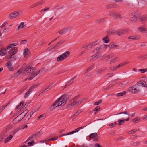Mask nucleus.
Here are the masks:
<instances>
[{"label":"nucleus","instance_id":"obj_1","mask_svg":"<svg viewBox=\"0 0 147 147\" xmlns=\"http://www.w3.org/2000/svg\"><path fill=\"white\" fill-rule=\"evenodd\" d=\"M18 44L17 42L11 44H9L5 48H1L0 49V55L5 56L7 54V50L9 49L8 52L9 55L8 56L7 59L8 60H10L12 58V56L16 54L18 51V48L15 47Z\"/></svg>","mask_w":147,"mask_h":147},{"label":"nucleus","instance_id":"obj_2","mask_svg":"<svg viewBox=\"0 0 147 147\" xmlns=\"http://www.w3.org/2000/svg\"><path fill=\"white\" fill-rule=\"evenodd\" d=\"M67 100V99L66 96H62L61 97L57 99L50 106V110L53 111L55 108L61 105H63L65 104Z\"/></svg>","mask_w":147,"mask_h":147},{"label":"nucleus","instance_id":"obj_3","mask_svg":"<svg viewBox=\"0 0 147 147\" xmlns=\"http://www.w3.org/2000/svg\"><path fill=\"white\" fill-rule=\"evenodd\" d=\"M138 86L147 88V83L146 82L143 81H140L137 83L136 86H133L129 88V91L133 93H137L140 92Z\"/></svg>","mask_w":147,"mask_h":147},{"label":"nucleus","instance_id":"obj_4","mask_svg":"<svg viewBox=\"0 0 147 147\" xmlns=\"http://www.w3.org/2000/svg\"><path fill=\"white\" fill-rule=\"evenodd\" d=\"M35 70V68L34 67L32 68L31 66H29L26 68L25 69L24 68L21 69L18 71L17 73L21 74L23 73L24 74H33Z\"/></svg>","mask_w":147,"mask_h":147},{"label":"nucleus","instance_id":"obj_5","mask_svg":"<svg viewBox=\"0 0 147 147\" xmlns=\"http://www.w3.org/2000/svg\"><path fill=\"white\" fill-rule=\"evenodd\" d=\"M70 53L69 51H67L63 54L59 56L57 58V60L59 62L67 58L69 56Z\"/></svg>","mask_w":147,"mask_h":147},{"label":"nucleus","instance_id":"obj_6","mask_svg":"<svg viewBox=\"0 0 147 147\" xmlns=\"http://www.w3.org/2000/svg\"><path fill=\"white\" fill-rule=\"evenodd\" d=\"M111 34L116 33L119 36L122 35L126 32V31L124 29L121 30H112L111 31Z\"/></svg>","mask_w":147,"mask_h":147},{"label":"nucleus","instance_id":"obj_7","mask_svg":"<svg viewBox=\"0 0 147 147\" xmlns=\"http://www.w3.org/2000/svg\"><path fill=\"white\" fill-rule=\"evenodd\" d=\"M42 134V133L40 131H38L36 133L34 134L31 135L27 139L26 142L29 140L33 141L34 139H35L37 137H39Z\"/></svg>","mask_w":147,"mask_h":147},{"label":"nucleus","instance_id":"obj_8","mask_svg":"<svg viewBox=\"0 0 147 147\" xmlns=\"http://www.w3.org/2000/svg\"><path fill=\"white\" fill-rule=\"evenodd\" d=\"M22 13V11H17L13 12L10 14L8 17L11 19L14 18L18 17Z\"/></svg>","mask_w":147,"mask_h":147},{"label":"nucleus","instance_id":"obj_9","mask_svg":"<svg viewBox=\"0 0 147 147\" xmlns=\"http://www.w3.org/2000/svg\"><path fill=\"white\" fill-rule=\"evenodd\" d=\"M109 14L110 16L114 17L116 19L121 18V15L116 12L110 11L109 12Z\"/></svg>","mask_w":147,"mask_h":147},{"label":"nucleus","instance_id":"obj_10","mask_svg":"<svg viewBox=\"0 0 147 147\" xmlns=\"http://www.w3.org/2000/svg\"><path fill=\"white\" fill-rule=\"evenodd\" d=\"M83 99H81L78 101H73L69 105L67 106L68 108H69L71 106H76L80 105L83 102Z\"/></svg>","mask_w":147,"mask_h":147},{"label":"nucleus","instance_id":"obj_11","mask_svg":"<svg viewBox=\"0 0 147 147\" xmlns=\"http://www.w3.org/2000/svg\"><path fill=\"white\" fill-rule=\"evenodd\" d=\"M71 28V27H67L59 30V32L60 34L63 35L68 32Z\"/></svg>","mask_w":147,"mask_h":147},{"label":"nucleus","instance_id":"obj_12","mask_svg":"<svg viewBox=\"0 0 147 147\" xmlns=\"http://www.w3.org/2000/svg\"><path fill=\"white\" fill-rule=\"evenodd\" d=\"M93 46V45L91 43L89 44H86L83 45L82 47V49L85 48V49H86V50H88L92 48Z\"/></svg>","mask_w":147,"mask_h":147},{"label":"nucleus","instance_id":"obj_13","mask_svg":"<svg viewBox=\"0 0 147 147\" xmlns=\"http://www.w3.org/2000/svg\"><path fill=\"white\" fill-rule=\"evenodd\" d=\"M119 60V57L117 56H116L109 60L108 62L109 64H110L115 63L116 62L118 61Z\"/></svg>","mask_w":147,"mask_h":147},{"label":"nucleus","instance_id":"obj_14","mask_svg":"<svg viewBox=\"0 0 147 147\" xmlns=\"http://www.w3.org/2000/svg\"><path fill=\"white\" fill-rule=\"evenodd\" d=\"M105 45H101L100 46L97 47L94 49L93 51V53L95 52H98L104 48Z\"/></svg>","mask_w":147,"mask_h":147},{"label":"nucleus","instance_id":"obj_15","mask_svg":"<svg viewBox=\"0 0 147 147\" xmlns=\"http://www.w3.org/2000/svg\"><path fill=\"white\" fill-rule=\"evenodd\" d=\"M140 36L139 35H136L134 36H130L128 37L129 39H132L134 40H136L139 39L140 38Z\"/></svg>","mask_w":147,"mask_h":147},{"label":"nucleus","instance_id":"obj_16","mask_svg":"<svg viewBox=\"0 0 147 147\" xmlns=\"http://www.w3.org/2000/svg\"><path fill=\"white\" fill-rule=\"evenodd\" d=\"M28 110L26 109V110H25L24 111H23L21 114H20L18 115L17 116V117L16 118L14 119L13 120V121L16 120H17V119H18L19 117L20 116V115H22L23 116H24L26 114L28 113Z\"/></svg>","mask_w":147,"mask_h":147},{"label":"nucleus","instance_id":"obj_17","mask_svg":"<svg viewBox=\"0 0 147 147\" xmlns=\"http://www.w3.org/2000/svg\"><path fill=\"white\" fill-rule=\"evenodd\" d=\"M138 31L142 32L143 31H147V28H145L144 25H142L138 28Z\"/></svg>","mask_w":147,"mask_h":147},{"label":"nucleus","instance_id":"obj_18","mask_svg":"<svg viewBox=\"0 0 147 147\" xmlns=\"http://www.w3.org/2000/svg\"><path fill=\"white\" fill-rule=\"evenodd\" d=\"M37 74H29V76H28L27 78L25 79L24 80V81H25L27 79L30 80L36 76L37 75Z\"/></svg>","mask_w":147,"mask_h":147},{"label":"nucleus","instance_id":"obj_19","mask_svg":"<svg viewBox=\"0 0 147 147\" xmlns=\"http://www.w3.org/2000/svg\"><path fill=\"white\" fill-rule=\"evenodd\" d=\"M79 76H78L77 75H76L74 77H73L71 80H70L65 85V86H68L71 84L72 83H73L74 82V80L75 79L76 77L78 78L79 77Z\"/></svg>","mask_w":147,"mask_h":147},{"label":"nucleus","instance_id":"obj_20","mask_svg":"<svg viewBox=\"0 0 147 147\" xmlns=\"http://www.w3.org/2000/svg\"><path fill=\"white\" fill-rule=\"evenodd\" d=\"M7 66L9 70L12 71L13 70V68L12 66V64L10 61L7 62Z\"/></svg>","mask_w":147,"mask_h":147},{"label":"nucleus","instance_id":"obj_21","mask_svg":"<svg viewBox=\"0 0 147 147\" xmlns=\"http://www.w3.org/2000/svg\"><path fill=\"white\" fill-rule=\"evenodd\" d=\"M138 17H132L130 18V20L133 23L137 22L138 21Z\"/></svg>","mask_w":147,"mask_h":147},{"label":"nucleus","instance_id":"obj_22","mask_svg":"<svg viewBox=\"0 0 147 147\" xmlns=\"http://www.w3.org/2000/svg\"><path fill=\"white\" fill-rule=\"evenodd\" d=\"M40 85V83H39L36 85H33L31 86L29 88L28 90L30 91L31 92L33 91V90L36 88L38 86H39Z\"/></svg>","mask_w":147,"mask_h":147},{"label":"nucleus","instance_id":"obj_23","mask_svg":"<svg viewBox=\"0 0 147 147\" xmlns=\"http://www.w3.org/2000/svg\"><path fill=\"white\" fill-rule=\"evenodd\" d=\"M127 63H128V62L125 61L121 63L120 64L117 65V69L125 66Z\"/></svg>","mask_w":147,"mask_h":147},{"label":"nucleus","instance_id":"obj_24","mask_svg":"<svg viewBox=\"0 0 147 147\" xmlns=\"http://www.w3.org/2000/svg\"><path fill=\"white\" fill-rule=\"evenodd\" d=\"M13 138V136L10 135L9 136L6 138L4 140V142L5 143H7L10 140H11Z\"/></svg>","mask_w":147,"mask_h":147},{"label":"nucleus","instance_id":"obj_25","mask_svg":"<svg viewBox=\"0 0 147 147\" xmlns=\"http://www.w3.org/2000/svg\"><path fill=\"white\" fill-rule=\"evenodd\" d=\"M102 41L105 43H108L109 42V40L108 36L107 35L106 36L104 37L102 39Z\"/></svg>","mask_w":147,"mask_h":147},{"label":"nucleus","instance_id":"obj_26","mask_svg":"<svg viewBox=\"0 0 147 147\" xmlns=\"http://www.w3.org/2000/svg\"><path fill=\"white\" fill-rule=\"evenodd\" d=\"M126 91H124L121 92L120 93H118L116 94V96L117 97H119L120 96H122L126 94Z\"/></svg>","mask_w":147,"mask_h":147},{"label":"nucleus","instance_id":"obj_27","mask_svg":"<svg viewBox=\"0 0 147 147\" xmlns=\"http://www.w3.org/2000/svg\"><path fill=\"white\" fill-rule=\"evenodd\" d=\"M64 42V41L63 40H61L58 42L52 48L53 49H54L55 48L58 47H59L60 45H61Z\"/></svg>","mask_w":147,"mask_h":147},{"label":"nucleus","instance_id":"obj_28","mask_svg":"<svg viewBox=\"0 0 147 147\" xmlns=\"http://www.w3.org/2000/svg\"><path fill=\"white\" fill-rule=\"evenodd\" d=\"M140 121V119L138 117H137L136 118L133 119L132 121L133 123H136L139 122Z\"/></svg>","mask_w":147,"mask_h":147},{"label":"nucleus","instance_id":"obj_29","mask_svg":"<svg viewBox=\"0 0 147 147\" xmlns=\"http://www.w3.org/2000/svg\"><path fill=\"white\" fill-rule=\"evenodd\" d=\"M7 132V131L5 130L1 133L0 136L4 139L5 137L6 136V134Z\"/></svg>","mask_w":147,"mask_h":147},{"label":"nucleus","instance_id":"obj_30","mask_svg":"<svg viewBox=\"0 0 147 147\" xmlns=\"http://www.w3.org/2000/svg\"><path fill=\"white\" fill-rule=\"evenodd\" d=\"M24 26V24L23 22H21L17 28L18 30L23 28Z\"/></svg>","mask_w":147,"mask_h":147},{"label":"nucleus","instance_id":"obj_31","mask_svg":"<svg viewBox=\"0 0 147 147\" xmlns=\"http://www.w3.org/2000/svg\"><path fill=\"white\" fill-rule=\"evenodd\" d=\"M125 85V84L124 83H121L117 85V87L119 89H121L123 87H124Z\"/></svg>","mask_w":147,"mask_h":147},{"label":"nucleus","instance_id":"obj_32","mask_svg":"<svg viewBox=\"0 0 147 147\" xmlns=\"http://www.w3.org/2000/svg\"><path fill=\"white\" fill-rule=\"evenodd\" d=\"M99 53H98V54H94L92 56V57H93V59L94 60L100 57V56L98 55Z\"/></svg>","mask_w":147,"mask_h":147},{"label":"nucleus","instance_id":"obj_33","mask_svg":"<svg viewBox=\"0 0 147 147\" xmlns=\"http://www.w3.org/2000/svg\"><path fill=\"white\" fill-rule=\"evenodd\" d=\"M119 123L118 124V125H123L125 123V120L119 119L118 120Z\"/></svg>","mask_w":147,"mask_h":147},{"label":"nucleus","instance_id":"obj_34","mask_svg":"<svg viewBox=\"0 0 147 147\" xmlns=\"http://www.w3.org/2000/svg\"><path fill=\"white\" fill-rule=\"evenodd\" d=\"M138 19H139L142 22L147 21L146 17V16L141 17L139 18Z\"/></svg>","mask_w":147,"mask_h":147},{"label":"nucleus","instance_id":"obj_35","mask_svg":"<svg viewBox=\"0 0 147 147\" xmlns=\"http://www.w3.org/2000/svg\"><path fill=\"white\" fill-rule=\"evenodd\" d=\"M29 51V50L27 48H26L24 49V51L23 52V54L24 57L28 54Z\"/></svg>","mask_w":147,"mask_h":147},{"label":"nucleus","instance_id":"obj_36","mask_svg":"<svg viewBox=\"0 0 147 147\" xmlns=\"http://www.w3.org/2000/svg\"><path fill=\"white\" fill-rule=\"evenodd\" d=\"M97 133H94L91 134H90L89 136L90 138H94V137L96 136H97Z\"/></svg>","mask_w":147,"mask_h":147},{"label":"nucleus","instance_id":"obj_37","mask_svg":"<svg viewBox=\"0 0 147 147\" xmlns=\"http://www.w3.org/2000/svg\"><path fill=\"white\" fill-rule=\"evenodd\" d=\"M117 69V66L111 67L109 68V70L111 71H113Z\"/></svg>","mask_w":147,"mask_h":147},{"label":"nucleus","instance_id":"obj_38","mask_svg":"<svg viewBox=\"0 0 147 147\" xmlns=\"http://www.w3.org/2000/svg\"><path fill=\"white\" fill-rule=\"evenodd\" d=\"M138 71L142 73H144L147 72V68L140 69H139Z\"/></svg>","mask_w":147,"mask_h":147},{"label":"nucleus","instance_id":"obj_39","mask_svg":"<svg viewBox=\"0 0 147 147\" xmlns=\"http://www.w3.org/2000/svg\"><path fill=\"white\" fill-rule=\"evenodd\" d=\"M45 114H42L37 119L38 120H41L43 119L45 117Z\"/></svg>","mask_w":147,"mask_h":147},{"label":"nucleus","instance_id":"obj_40","mask_svg":"<svg viewBox=\"0 0 147 147\" xmlns=\"http://www.w3.org/2000/svg\"><path fill=\"white\" fill-rule=\"evenodd\" d=\"M106 68L105 67H103L98 70L97 71V72L98 73H103L104 72V71L106 70Z\"/></svg>","mask_w":147,"mask_h":147},{"label":"nucleus","instance_id":"obj_41","mask_svg":"<svg viewBox=\"0 0 147 147\" xmlns=\"http://www.w3.org/2000/svg\"><path fill=\"white\" fill-rule=\"evenodd\" d=\"M31 92L30 91H29V90L25 93V94L24 95V98H27L30 94L31 93Z\"/></svg>","mask_w":147,"mask_h":147},{"label":"nucleus","instance_id":"obj_42","mask_svg":"<svg viewBox=\"0 0 147 147\" xmlns=\"http://www.w3.org/2000/svg\"><path fill=\"white\" fill-rule=\"evenodd\" d=\"M100 41V40H96V41H94L91 43L92 44V45H93V46L94 47L97 45L99 43Z\"/></svg>","mask_w":147,"mask_h":147},{"label":"nucleus","instance_id":"obj_43","mask_svg":"<svg viewBox=\"0 0 147 147\" xmlns=\"http://www.w3.org/2000/svg\"><path fill=\"white\" fill-rule=\"evenodd\" d=\"M140 143V142L136 141L133 142L132 145L133 146H137Z\"/></svg>","mask_w":147,"mask_h":147},{"label":"nucleus","instance_id":"obj_44","mask_svg":"<svg viewBox=\"0 0 147 147\" xmlns=\"http://www.w3.org/2000/svg\"><path fill=\"white\" fill-rule=\"evenodd\" d=\"M8 104L4 105L0 107V113L5 108L7 105Z\"/></svg>","mask_w":147,"mask_h":147},{"label":"nucleus","instance_id":"obj_45","mask_svg":"<svg viewBox=\"0 0 147 147\" xmlns=\"http://www.w3.org/2000/svg\"><path fill=\"white\" fill-rule=\"evenodd\" d=\"M35 143V142L34 141H32V142H29L28 144L29 146H32Z\"/></svg>","mask_w":147,"mask_h":147},{"label":"nucleus","instance_id":"obj_46","mask_svg":"<svg viewBox=\"0 0 147 147\" xmlns=\"http://www.w3.org/2000/svg\"><path fill=\"white\" fill-rule=\"evenodd\" d=\"M105 7L107 9H110L113 7V5L112 4H109V5H106L105 6Z\"/></svg>","mask_w":147,"mask_h":147},{"label":"nucleus","instance_id":"obj_47","mask_svg":"<svg viewBox=\"0 0 147 147\" xmlns=\"http://www.w3.org/2000/svg\"><path fill=\"white\" fill-rule=\"evenodd\" d=\"M94 67V65H92L90 66L89 67H88L87 69L86 73L90 71Z\"/></svg>","mask_w":147,"mask_h":147},{"label":"nucleus","instance_id":"obj_48","mask_svg":"<svg viewBox=\"0 0 147 147\" xmlns=\"http://www.w3.org/2000/svg\"><path fill=\"white\" fill-rule=\"evenodd\" d=\"M86 49L84 51H82L80 52L79 54V56H82L83 54H85L86 53Z\"/></svg>","mask_w":147,"mask_h":147},{"label":"nucleus","instance_id":"obj_49","mask_svg":"<svg viewBox=\"0 0 147 147\" xmlns=\"http://www.w3.org/2000/svg\"><path fill=\"white\" fill-rule=\"evenodd\" d=\"M79 131V129L78 128L76 129L75 131H72L71 132H69V134H70V135L76 133L77 132Z\"/></svg>","mask_w":147,"mask_h":147},{"label":"nucleus","instance_id":"obj_50","mask_svg":"<svg viewBox=\"0 0 147 147\" xmlns=\"http://www.w3.org/2000/svg\"><path fill=\"white\" fill-rule=\"evenodd\" d=\"M51 87L50 86H47L46 88L43 89L42 90L41 93H43L47 89H51Z\"/></svg>","mask_w":147,"mask_h":147},{"label":"nucleus","instance_id":"obj_51","mask_svg":"<svg viewBox=\"0 0 147 147\" xmlns=\"http://www.w3.org/2000/svg\"><path fill=\"white\" fill-rule=\"evenodd\" d=\"M109 50H111V49L115 48V45L113 44H110L108 45Z\"/></svg>","mask_w":147,"mask_h":147},{"label":"nucleus","instance_id":"obj_52","mask_svg":"<svg viewBox=\"0 0 147 147\" xmlns=\"http://www.w3.org/2000/svg\"><path fill=\"white\" fill-rule=\"evenodd\" d=\"M80 97V95H78L77 96H76L72 100V102H73V101H76V100L78 99Z\"/></svg>","mask_w":147,"mask_h":147},{"label":"nucleus","instance_id":"obj_53","mask_svg":"<svg viewBox=\"0 0 147 147\" xmlns=\"http://www.w3.org/2000/svg\"><path fill=\"white\" fill-rule=\"evenodd\" d=\"M21 104H22V106L23 105V103L22 102H20V104L16 107V109H18L20 108L21 107Z\"/></svg>","mask_w":147,"mask_h":147},{"label":"nucleus","instance_id":"obj_54","mask_svg":"<svg viewBox=\"0 0 147 147\" xmlns=\"http://www.w3.org/2000/svg\"><path fill=\"white\" fill-rule=\"evenodd\" d=\"M11 125H9L7 126L6 129L5 130L8 132V131L11 129Z\"/></svg>","mask_w":147,"mask_h":147},{"label":"nucleus","instance_id":"obj_55","mask_svg":"<svg viewBox=\"0 0 147 147\" xmlns=\"http://www.w3.org/2000/svg\"><path fill=\"white\" fill-rule=\"evenodd\" d=\"M138 14V12L137 11H135L132 13V16L133 17L137 16V17Z\"/></svg>","mask_w":147,"mask_h":147},{"label":"nucleus","instance_id":"obj_56","mask_svg":"<svg viewBox=\"0 0 147 147\" xmlns=\"http://www.w3.org/2000/svg\"><path fill=\"white\" fill-rule=\"evenodd\" d=\"M49 9V7L44 8L41 10V11H40V12L42 13V12H43L46 11L48 10Z\"/></svg>","mask_w":147,"mask_h":147},{"label":"nucleus","instance_id":"obj_57","mask_svg":"<svg viewBox=\"0 0 147 147\" xmlns=\"http://www.w3.org/2000/svg\"><path fill=\"white\" fill-rule=\"evenodd\" d=\"M115 84L116 83H112L109 85L108 86V88H109L110 89L113 86H114L115 85Z\"/></svg>","mask_w":147,"mask_h":147},{"label":"nucleus","instance_id":"obj_58","mask_svg":"<svg viewBox=\"0 0 147 147\" xmlns=\"http://www.w3.org/2000/svg\"><path fill=\"white\" fill-rule=\"evenodd\" d=\"M8 23V22H3L2 25L0 26L1 28H2L4 27L6 24H7Z\"/></svg>","mask_w":147,"mask_h":147},{"label":"nucleus","instance_id":"obj_59","mask_svg":"<svg viewBox=\"0 0 147 147\" xmlns=\"http://www.w3.org/2000/svg\"><path fill=\"white\" fill-rule=\"evenodd\" d=\"M102 102V100H100L98 102H95L94 103V105H98L99 104L101 103Z\"/></svg>","mask_w":147,"mask_h":147},{"label":"nucleus","instance_id":"obj_60","mask_svg":"<svg viewBox=\"0 0 147 147\" xmlns=\"http://www.w3.org/2000/svg\"><path fill=\"white\" fill-rule=\"evenodd\" d=\"M80 112L79 111H78L77 112H76V113H75L73 115L72 117H74L75 116H76L79 114L80 113Z\"/></svg>","mask_w":147,"mask_h":147},{"label":"nucleus","instance_id":"obj_61","mask_svg":"<svg viewBox=\"0 0 147 147\" xmlns=\"http://www.w3.org/2000/svg\"><path fill=\"white\" fill-rule=\"evenodd\" d=\"M58 138V137H57H57H55L54 138L50 139V140H51V141H53V140H57V139Z\"/></svg>","mask_w":147,"mask_h":147},{"label":"nucleus","instance_id":"obj_62","mask_svg":"<svg viewBox=\"0 0 147 147\" xmlns=\"http://www.w3.org/2000/svg\"><path fill=\"white\" fill-rule=\"evenodd\" d=\"M87 59L89 61H92L94 60L93 59V58L92 57V56H90L88 57Z\"/></svg>","mask_w":147,"mask_h":147},{"label":"nucleus","instance_id":"obj_63","mask_svg":"<svg viewBox=\"0 0 147 147\" xmlns=\"http://www.w3.org/2000/svg\"><path fill=\"white\" fill-rule=\"evenodd\" d=\"M127 114L128 115H129V113L127 111H125V112H120V113H119L118 114Z\"/></svg>","mask_w":147,"mask_h":147},{"label":"nucleus","instance_id":"obj_64","mask_svg":"<svg viewBox=\"0 0 147 147\" xmlns=\"http://www.w3.org/2000/svg\"><path fill=\"white\" fill-rule=\"evenodd\" d=\"M136 131V130L134 129V130H131V131H130L129 132V134H133L134 133V132H135Z\"/></svg>","mask_w":147,"mask_h":147}]
</instances>
